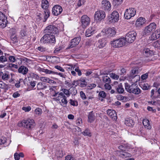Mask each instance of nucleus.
I'll return each instance as SVG.
<instances>
[{
  "label": "nucleus",
  "mask_w": 160,
  "mask_h": 160,
  "mask_svg": "<svg viewBox=\"0 0 160 160\" xmlns=\"http://www.w3.org/2000/svg\"><path fill=\"white\" fill-rule=\"evenodd\" d=\"M7 22V18L5 15L0 12V28H5L6 26Z\"/></svg>",
  "instance_id": "9d476101"
},
{
  "label": "nucleus",
  "mask_w": 160,
  "mask_h": 160,
  "mask_svg": "<svg viewBox=\"0 0 160 160\" xmlns=\"http://www.w3.org/2000/svg\"><path fill=\"white\" fill-rule=\"evenodd\" d=\"M14 157L15 160H19L20 158L18 153H15L14 154Z\"/></svg>",
  "instance_id": "774afa93"
},
{
  "label": "nucleus",
  "mask_w": 160,
  "mask_h": 160,
  "mask_svg": "<svg viewBox=\"0 0 160 160\" xmlns=\"http://www.w3.org/2000/svg\"><path fill=\"white\" fill-rule=\"evenodd\" d=\"M40 79L42 82H48L50 83H55V82L54 80L50 79L49 78L46 77H41Z\"/></svg>",
  "instance_id": "c756f323"
},
{
  "label": "nucleus",
  "mask_w": 160,
  "mask_h": 160,
  "mask_svg": "<svg viewBox=\"0 0 160 160\" xmlns=\"http://www.w3.org/2000/svg\"><path fill=\"white\" fill-rule=\"evenodd\" d=\"M22 109L26 112H28L29 111L31 110V108L30 106L23 107Z\"/></svg>",
  "instance_id": "bf43d9fd"
},
{
  "label": "nucleus",
  "mask_w": 160,
  "mask_h": 160,
  "mask_svg": "<svg viewBox=\"0 0 160 160\" xmlns=\"http://www.w3.org/2000/svg\"><path fill=\"white\" fill-rule=\"evenodd\" d=\"M62 9L61 6L56 5L54 6L52 8V13L55 16H58L62 12Z\"/></svg>",
  "instance_id": "f3484780"
},
{
  "label": "nucleus",
  "mask_w": 160,
  "mask_h": 160,
  "mask_svg": "<svg viewBox=\"0 0 160 160\" xmlns=\"http://www.w3.org/2000/svg\"><path fill=\"white\" fill-rule=\"evenodd\" d=\"M58 32V29L53 25H49L46 27L44 30V33L52 35L56 34Z\"/></svg>",
  "instance_id": "6e6552de"
},
{
  "label": "nucleus",
  "mask_w": 160,
  "mask_h": 160,
  "mask_svg": "<svg viewBox=\"0 0 160 160\" xmlns=\"http://www.w3.org/2000/svg\"><path fill=\"white\" fill-rule=\"evenodd\" d=\"M160 37V31L157 30L156 31L153 32L151 36V39L152 40H154Z\"/></svg>",
  "instance_id": "4be33fe9"
},
{
  "label": "nucleus",
  "mask_w": 160,
  "mask_h": 160,
  "mask_svg": "<svg viewBox=\"0 0 160 160\" xmlns=\"http://www.w3.org/2000/svg\"><path fill=\"white\" fill-rule=\"evenodd\" d=\"M44 20L43 22H45L50 16V12L48 10H46L44 11Z\"/></svg>",
  "instance_id": "c9c22d12"
},
{
  "label": "nucleus",
  "mask_w": 160,
  "mask_h": 160,
  "mask_svg": "<svg viewBox=\"0 0 160 160\" xmlns=\"http://www.w3.org/2000/svg\"><path fill=\"white\" fill-rule=\"evenodd\" d=\"M143 53L147 57H149L153 54V52L149 48H145L143 51Z\"/></svg>",
  "instance_id": "b1692460"
},
{
  "label": "nucleus",
  "mask_w": 160,
  "mask_h": 160,
  "mask_svg": "<svg viewBox=\"0 0 160 160\" xmlns=\"http://www.w3.org/2000/svg\"><path fill=\"white\" fill-rule=\"evenodd\" d=\"M141 88L144 90H147L148 89L149 86L147 83H144L142 85Z\"/></svg>",
  "instance_id": "de8ad7c7"
},
{
  "label": "nucleus",
  "mask_w": 160,
  "mask_h": 160,
  "mask_svg": "<svg viewBox=\"0 0 160 160\" xmlns=\"http://www.w3.org/2000/svg\"><path fill=\"white\" fill-rule=\"evenodd\" d=\"M110 77L114 79H118L119 78L118 75L116 74H115L112 73L110 74Z\"/></svg>",
  "instance_id": "c03bdc74"
},
{
  "label": "nucleus",
  "mask_w": 160,
  "mask_h": 160,
  "mask_svg": "<svg viewBox=\"0 0 160 160\" xmlns=\"http://www.w3.org/2000/svg\"><path fill=\"white\" fill-rule=\"evenodd\" d=\"M123 0H113V2L115 5H118L122 3Z\"/></svg>",
  "instance_id": "a18cd8bd"
},
{
  "label": "nucleus",
  "mask_w": 160,
  "mask_h": 160,
  "mask_svg": "<svg viewBox=\"0 0 160 160\" xmlns=\"http://www.w3.org/2000/svg\"><path fill=\"white\" fill-rule=\"evenodd\" d=\"M148 76V73H147L142 75L141 76V78L142 80H145L147 79Z\"/></svg>",
  "instance_id": "0e129e2a"
},
{
  "label": "nucleus",
  "mask_w": 160,
  "mask_h": 160,
  "mask_svg": "<svg viewBox=\"0 0 160 160\" xmlns=\"http://www.w3.org/2000/svg\"><path fill=\"white\" fill-rule=\"evenodd\" d=\"M88 119L90 122H92L95 119V116L93 111L90 112L88 115Z\"/></svg>",
  "instance_id": "473e14b6"
},
{
  "label": "nucleus",
  "mask_w": 160,
  "mask_h": 160,
  "mask_svg": "<svg viewBox=\"0 0 160 160\" xmlns=\"http://www.w3.org/2000/svg\"><path fill=\"white\" fill-rule=\"evenodd\" d=\"M67 65L70 66L69 67H67V69L68 70V71H69V70H70V71L71 70L72 71V70H74V69L75 68V66H73V65L72 64H68Z\"/></svg>",
  "instance_id": "6e6d98bb"
},
{
  "label": "nucleus",
  "mask_w": 160,
  "mask_h": 160,
  "mask_svg": "<svg viewBox=\"0 0 160 160\" xmlns=\"http://www.w3.org/2000/svg\"><path fill=\"white\" fill-rule=\"evenodd\" d=\"M48 2L47 0H42V7L45 9V10H48L47 9L48 7Z\"/></svg>",
  "instance_id": "72a5a7b5"
},
{
  "label": "nucleus",
  "mask_w": 160,
  "mask_h": 160,
  "mask_svg": "<svg viewBox=\"0 0 160 160\" xmlns=\"http://www.w3.org/2000/svg\"><path fill=\"white\" fill-rule=\"evenodd\" d=\"M6 142V138L4 137L0 138V145L4 144Z\"/></svg>",
  "instance_id": "5fc2aeb1"
},
{
  "label": "nucleus",
  "mask_w": 160,
  "mask_h": 160,
  "mask_svg": "<svg viewBox=\"0 0 160 160\" xmlns=\"http://www.w3.org/2000/svg\"><path fill=\"white\" fill-rule=\"evenodd\" d=\"M124 38L114 40L111 42V46L114 48H118L122 47L125 44Z\"/></svg>",
  "instance_id": "20e7f679"
},
{
  "label": "nucleus",
  "mask_w": 160,
  "mask_h": 160,
  "mask_svg": "<svg viewBox=\"0 0 160 160\" xmlns=\"http://www.w3.org/2000/svg\"><path fill=\"white\" fill-rule=\"evenodd\" d=\"M109 83H106L104 85L105 88L106 89L108 90H110L112 87L109 84Z\"/></svg>",
  "instance_id": "052dcab7"
},
{
  "label": "nucleus",
  "mask_w": 160,
  "mask_h": 160,
  "mask_svg": "<svg viewBox=\"0 0 160 160\" xmlns=\"http://www.w3.org/2000/svg\"><path fill=\"white\" fill-rule=\"evenodd\" d=\"M103 81L104 82L107 83H109L111 81L110 78L107 76H105L102 77Z\"/></svg>",
  "instance_id": "a19ab883"
},
{
  "label": "nucleus",
  "mask_w": 160,
  "mask_h": 160,
  "mask_svg": "<svg viewBox=\"0 0 160 160\" xmlns=\"http://www.w3.org/2000/svg\"><path fill=\"white\" fill-rule=\"evenodd\" d=\"M34 114L37 116H40L42 113V109L39 108H37L34 111Z\"/></svg>",
  "instance_id": "f704fd0d"
},
{
  "label": "nucleus",
  "mask_w": 160,
  "mask_h": 160,
  "mask_svg": "<svg viewBox=\"0 0 160 160\" xmlns=\"http://www.w3.org/2000/svg\"><path fill=\"white\" fill-rule=\"evenodd\" d=\"M156 28L157 25L155 23H151L145 27L144 31V34L147 35H149L155 30Z\"/></svg>",
  "instance_id": "423d86ee"
},
{
  "label": "nucleus",
  "mask_w": 160,
  "mask_h": 160,
  "mask_svg": "<svg viewBox=\"0 0 160 160\" xmlns=\"http://www.w3.org/2000/svg\"><path fill=\"white\" fill-rule=\"evenodd\" d=\"M8 67L10 68H14L16 69L18 68V66L17 65L12 63L9 64Z\"/></svg>",
  "instance_id": "e2e57ef3"
},
{
  "label": "nucleus",
  "mask_w": 160,
  "mask_h": 160,
  "mask_svg": "<svg viewBox=\"0 0 160 160\" xmlns=\"http://www.w3.org/2000/svg\"><path fill=\"white\" fill-rule=\"evenodd\" d=\"M80 95L81 98L82 99H85L86 98V97L85 93L82 91L80 92Z\"/></svg>",
  "instance_id": "13d9d810"
},
{
  "label": "nucleus",
  "mask_w": 160,
  "mask_h": 160,
  "mask_svg": "<svg viewBox=\"0 0 160 160\" xmlns=\"http://www.w3.org/2000/svg\"><path fill=\"white\" fill-rule=\"evenodd\" d=\"M81 38L80 37H76L72 39L71 40L67 49H70L76 47L78 44L81 41Z\"/></svg>",
  "instance_id": "f8f14e48"
},
{
  "label": "nucleus",
  "mask_w": 160,
  "mask_h": 160,
  "mask_svg": "<svg viewBox=\"0 0 160 160\" xmlns=\"http://www.w3.org/2000/svg\"><path fill=\"white\" fill-rule=\"evenodd\" d=\"M95 32V28L90 27L86 31L85 34L87 37H89L94 34Z\"/></svg>",
  "instance_id": "aec40b11"
},
{
  "label": "nucleus",
  "mask_w": 160,
  "mask_h": 160,
  "mask_svg": "<svg viewBox=\"0 0 160 160\" xmlns=\"http://www.w3.org/2000/svg\"><path fill=\"white\" fill-rule=\"evenodd\" d=\"M141 90L138 86H136L135 85L132 90L131 93L136 95H138L141 93Z\"/></svg>",
  "instance_id": "7c9ffc66"
},
{
  "label": "nucleus",
  "mask_w": 160,
  "mask_h": 160,
  "mask_svg": "<svg viewBox=\"0 0 160 160\" xmlns=\"http://www.w3.org/2000/svg\"><path fill=\"white\" fill-rule=\"evenodd\" d=\"M9 61L11 62H14L15 61V58L13 56H10L8 58Z\"/></svg>",
  "instance_id": "8fccbe9b"
},
{
  "label": "nucleus",
  "mask_w": 160,
  "mask_h": 160,
  "mask_svg": "<svg viewBox=\"0 0 160 160\" xmlns=\"http://www.w3.org/2000/svg\"><path fill=\"white\" fill-rule=\"evenodd\" d=\"M142 123L145 128L149 130L151 128V126L150 125L149 120L148 119H144Z\"/></svg>",
  "instance_id": "bb28decb"
},
{
  "label": "nucleus",
  "mask_w": 160,
  "mask_h": 160,
  "mask_svg": "<svg viewBox=\"0 0 160 160\" xmlns=\"http://www.w3.org/2000/svg\"><path fill=\"white\" fill-rule=\"evenodd\" d=\"M35 125V124L34 120L30 118L23 120L18 123L19 127L23 126L29 129H32L34 128Z\"/></svg>",
  "instance_id": "f257e3e1"
},
{
  "label": "nucleus",
  "mask_w": 160,
  "mask_h": 160,
  "mask_svg": "<svg viewBox=\"0 0 160 160\" xmlns=\"http://www.w3.org/2000/svg\"><path fill=\"white\" fill-rule=\"evenodd\" d=\"M81 21L83 28H85L88 25L90 22L89 18L86 15H83L81 18Z\"/></svg>",
  "instance_id": "ddd939ff"
},
{
  "label": "nucleus",
  "mask_w": 160,
  "mask_h": 160,
  "mask_svg": "<svg viewBox=\"0 0 160 160\" xmlns=\"http://www.w3.org/2000/svg\"><path fill=\"white\" fill-rule=\"evenodd\" d=\"M124 123L127 126L131 127L134 125V122L131 119L126 118L125 119Z\"/></svg>",
  "instance_id": "cd10ccee"
},
{
  "label": "nucleus",
  "mask_w": 160,
  "mask_h": 160,
  "mask_svg": "<svg viewBox=\"0 0 160 160\" xmlns=\"http://www.w3.org/2000/svg\"><path fill=\"white\" fill-rule=\"evenodd\" d=\"M55 68L61 72H65V70L62 67L56 65L55 66Z\"/></svg>",
  "instance_id": "49530a36"
},
{
  "label": "nucleus",
  "mask_w": 160,
  "mask_h": 160,
  "mask_svg": "<svg viewBox=\"0 0 160 160\" xmlns=\"http://www.w3.org/2000/svg\"><path fill=\"white\" fill-rule=\"evenodd\" d=\"M107 113L113 120H117V114L115 111L112 109H109L107 110Z\"/></svg>",
  "instance_id": "a211bd4d"
},
{
  "label": "nucleus",
  "mask_w": 160,
  "mask_h": 160,
  "mask_svg": "<svg viewBox=\"0 0 160 160\" xmlns=\"http://www.w3.org/2000/svg\"><path fill=\"white\" fill-rule=\"evenodd\" d=\"M9 78V75L6 73H4L2 77V79L4 81L7 80Z\"/></svg>",
  "instance_id": "37998d69"
},
{
  "label": "nucleus",
  "mask_w": 160,
  "mask_h": 160,
  "mask_svg": "<svg viewBox=\"0 0 160 160\" xmlns=\"http://www.w3.org/2000/svg\"><path fill=\"white\" fill-rule=\"evenodd\" d=\"M102 32L104 33L106 36L111 37L116 34V31L114 28H108L103 30Z\"/></svg>",
  "instance_id": "4468645a"
},
{
  "label": "nucleus",
  "mask_w": 160,
  "mask_h": 160,
  "mask_svg": "<svg viewBox=\"0 0 160 160\" xmlns=\"http://www.w3.org/2000/svg\"><path fill=\"white\" fill-rule=\"evenodd\" d=\"M137 34L136 32L134 31H132L128 33L124 38L125 42L130 43H132L135 40Z\"/></svg>",
  "instance_id": "39448f33"
},
{
  "label": "nucleus",
  "mask_w": 160,
  "mask_h": 160,
  "mask_svg": "<svg viewBox=\"0 0 160 160\" xmlns=\"http://www.w3.org/2000/svg\"><path fill=\"white\" fill-rule=\"evenodd\" d=\"M62 92L60 93H62L64 94V95H66L67 97H68L70 96V93L69 90L67 89L63 88L61 90Z\"/></svg>",
  "instance_id": "58836bf2"
},
{
  "label": "nucleus",
  "mask_w": 160,
  "mask_h": 160,
  "mask_svg": "<svg viewBox=\"0 0 160 160\" xmlns=\"http://www.w3.org/2000/svg\"><path fill=\"white\" fill-rule=\"evenodd\" d=\"M106 96V94L105 92L103 91H101L99 92L98 97L99 98H105Z\"/></svg>",
  "instance_id": "79ce46f5"
},
{
  "label": "nucleus",
  "mask_w": 160,
  "mask_h": 160,
  "mask_svg": "<svg viewBox=\"0 0 160 160\" xmlns=\"http://www.w3.org/2000/svg\"><path fill=\"white\" fill-rule=\"evenodd\" d=\"M20 35L22 38H23L25 37L27 35V33L25 28L22 29L20 32Z\"/></svg>",
  "instance_id": "ea45409f"
},
{
  "label": "nucleus",
  "mask_w": 160,
  "mask_h": 160,
  "mask_svg": "<svg viewBox=\"0 0 160 160\" xmlns=\"http://www.w3.org/2000/svg\"><path fill=\"white\" fill-rule=\"evenodd\" d=\"M101 7L105 10L110 11L111 9V5L109 1L103 0L102 2Z\"/></svg>",
  "instance_id": "2eb2a0df"
},
{
  "label": "nucleus",
  "mask_w": 160,
  "mask_h": 160,
  "mask_svg": "<svg viewBox=\"0 0 160 160\" xmlns=\"http://www.w3.org/2000/svg\"><path fill=\"white\" fill-rule=\"evenodd\" d=\"M119 15L117 11H113L108 17L110 23H113L118 22L119 20Z\"/></svg>",
  "instance_id": "1a4fd4ad"
},
{
  "label": "nucleus",
  "mask_w": 160,
  "mask_h": 160,
  "mask_svg": "<svg viewBox=\"0 0 160 160\" xmlns=\"http://www.w3.org/2000/svg\"><path fill=\"white\" fill-rule=\"evenodd\" d=\"M135 85V84H133L131 85H130L128 83H125V89L128 92L131 93L132 90Z\"/></svg>",
  "instance_id": "a878e982"
},
{
  "label": "nucleus",
  "mask_w": 160,
  "mask_h": 160,
  "mask_svg": "<svg viewBox=\"0 0 160 160\" xmlns=\"http://www.w3.org/2000/svg\"><path fill=\"white\" fill-rule=\"evenodd\" d=\"M53 100L55 101H58L59 104L62 107L67 106L68 102L67 97L62 93H59L58 95L56 98H53Z\"/></svg>",
  "instance_id": "7ed1b4c3"
},
{
  "label": "nucleus",
  "mask_w": 160,
  "mask_h": 160,
  "mask_svg": "<svg viewBox=\"0 0 160 160\" xmlns=\"http://www.w3.org/2000/svg\"><path fill=\"white\" fill-rule=\"evenodd\" d=\"M113 86L118 93H122L124 92V89L121 83H119L117 81L114 82Z\"/></svg>",
  "instance_id": "dca6fc26"
},
{
  "label": "nucleus",
  "mask_w": 160,
  "mask_h": 160,
  "mask_svg": "<svg viewBox=\"0 0 160 160\" xmlns=\"http://www.w3.org/2000/svg\"><path fill=\"white\" fill-rule=\"evenodd\" d=\"M70 104L73 106H77L78 105V103L77 102H75V101L73 100L72 99H70Z\"/></svg>",
  "instance_id": "603ef678"
},
{
  "label": "nucleus",
  "mask_w": 160,
  "mask_h": 160,
  "mask_svg": "<svg viewBox=\"0 0 160 160\" xmlns=\"http://www.w3.org/2000/svg\"><path fill=\"white\" fill-rule=\"evenodd\" d=\"M7 61V58L3 56L0 57V62H3Z\"/></svg>",
  "instance_id": "864d4df0"
},
{
  "label": "nucleus",
  "mask_w": 160,
  "mask_h": 160,
  "mask_svg": "<svg viewBox=\"0 0 160 160\" xmlns=\"http://www.w3.org/2000/svg\"><path fill=\"white\" fill-rule=\"evenodd\" d=\"M74 70L75 71H76V72L78 73V75L79 76H80L82 75V72L81 70L79 69L78 67H77L76 68H75L74 69Z\"/></svg>",
  "instance_id": "09e8293b"
},
{
  "label": "nucleus",
  "mask_w": 160,
  "mask_h": 160,
  "mask_svg": "<svg viewBox=\"0 0 160 160\" xmlns=\"http://www.w3.org/2000/svg\"><path fill=\"white\" fill-rule=\"evenodd\" d=\"M77 84H78L81 87L83 88L86 86L87 83L84 78H81L79 79L76 81Z\"/></svg>",
  "instance_id": "6ab92c4d"
},
{
  "label": "nucleus",
  "mask_w": 160,
  "mask_h": 160,
  "mask_svg": "<svg viewBox=\"0 0 160 160\" xmlns=\"http://www.w3.org/2000/svg\"><path fill=\"white\" fill-rule=\"evenodd\" d=\"M106 15L104 12L102 10L96 11L94 15V18L96 20L101 21L105 17Z\"/></svg>",
  "instance_id": "9b49d317"
},
{
  "label": "nucleus",
  "mask_w": 160,
  "mask_h": 160,
  "mask_svg": "<svg viewBox=\"0 0 160 160\" xmlns=\"http://www.w3.org/2000/svg\"><path fill=\"white\" fill-rule=\"evenodd\" d=\"M11 39L13 43L17 42L18 41V40L17 39V37L15 36H12L11 38Z\"/></svg>",
  "instance_id": "3c124183"
},
{
  "label": "nucleus",
  "mask_w": 160,
  "mask_h": 160,
  "mask_svg": "<svg viewBox=\"0 0 160 160\" xmlns=\"http://www.w3.org/2000/svg\"><path fill=\"white\" fill-rule=\"evenodd\" d=\"M136 10L133 8H130L126 10L124 17L125 19H129L133 17L136 14Z\"/></svg>",
  "instance_id": "0eeeda50"
},
{
  "label": "nucleus",
  "mask_w": 160,
  "mask_h": 160,
  "mask_svg": "<svg viewBox=\"0 0 160 160\" xmlns=\"http://www.w3.org/2000/svg\"><path fill=\"white\" fill-rule=\"evenodd\" d=\"M106 43L107 42L105 38L99 40L98 43V48H102L105 46Z\"/></svg>",
  "instance_id": "393cba45"
},
{
  "label": "nucleus",
  "mask_w": 160,
  "mask_h": 160,
  "mask_svg": "<svg viewBox=\"0 0 160 160\" xmlns=\"http://www.w3.org/2000/svg\"><path fill=\"white\" fill-rule=\"evenodd\" d=\"M65 160H75V159L71 156H67L66 157Z\"/></svg>",
  "instance_id": "69168bd1"
},
{
  "label": "nucleus",
  "mask_w": 160,
  "mask_h": 160,
  "mask_svg": "<svg viewBox=\"0 0 160 160\" xmlns=\"http://www.w3.org/2000/svg\"><path fill=\"white\" fill-rule=\"evenodd\" d=\"M40 42L42 44L48 43H55L56 42L55 36L54 35L46 34L40 39Z\"/></svg>",
  "instance_id": "f03ea898"
},
{
  "label": "nucleus",
  "mask_w": 160,
  "mask_h": 160,
  "mask_svg": "<svg viewBox=\"0 0 160 160\" xmlns=\"http://www.w3.org/2000/svg\"><path fill=\"white\" fill-rule=\"evenodd\" d=\"M71 81V79L70 78H69L68 81H65V84L68 86V87H72V84L69 82Z\"/></svg>",
  "instance_id": "4d7b16f0"
},
{
  "label": "nucleus",
  "mask_w": 160,
  "mask_h": 160,
  "mask_svg": "<svg viewBox=\"0 0 160 160\" xmlns=\"http://www.w3.org/2000/svg\"><path fill=\"white\" fill-rule=\"evenodd\" d=\"M6 88L5 84L2 82H0V88L4 89Z\"/></svg>",
  "instance_id": "338daca9"
},
{
  "label": "nucleus",
  "mask_w": 160,
  "mask_h": 160,
  "mask_svg": "<svg viewBox=\"0 0 160 160\" xmlns=\"http://www.w3.org/2000/svg\"><path fill=\"white\" fill-rule=\"evenodd\" d=\"M40 70L41 71L44 72L46 73V74H54L55 72L54 71L50 70L47 69H44L43 68H40Z\"/></svg>",
  "instance_id": "e433bc0d"
},
{
  "label": "nucleus",
  "mask_w": 160,
  "mask_h": 160,
  "mask_svg": "<svg viewBox=\"0 0 160 160\" xmlns=\"http://www.w3.org/2000/svg\"><path fill=\"white\" fill-rule=\"evenodd\" d=\"M145 19L142 17L138 18L136 22V25L137 27L142 26L145 22Z\"/></svg>",
  "instance_id": "c85d7f7f"
},
{
  "label": "nucleus",
  "mask_w": 160,
  "mask_h": 160,
  "mask_svg": "<svg viewBox=\"0 0 160 160\" xmlns=\"http://www.w3.org/2000/svg\"><path fill=\"white\" fill-rule=\"evenodd\" d=\"M138 73V68L137 67H135L132 68L131 70V78H133L135 77H137L140 78V76L137 75Z\"/></svg>",
  "instance_id": "412c9836"
},
{
  "label": "nucleus",
  "mask_w": 160,
  "mask_h": 160,
  "mask_svg": "<svg viewBox=\"0 0 160 160\" xmlns=\"http://www.w3.org/2000/svg\"><path fill=\"white\" fill-rule=\"evenodd\" d=\"M85 2V0H79L78 3V6L79 7L81 6Z\"/></svg>",
  "instance_id": "680f3d73"
},
{
  "label": "nucleus",
  "mask_w": 160,
  "mask_h": 160,
  "mask_svg": "<svg viewBox=\"0 0 160 160\" xmlns=\"http://www.w3.org/2000/svg\"><path fill=\"white\" fill-rule=\"evenodd\" d=\"M38 90H43L47 88V86L41 82H38L37 85Z\"/></svg>",
  "instance_id": "2f4dec72"
},
{
  "label": "nucleus",
  "mask_w": 160,
  "mask_h": 160,
  "mask_svg": "<svg viewBox=\"0 0 160 160\" xmlns=\"http://www.w3.org/2000/svg\"><path fill=\"white\" fill-rule=\"evenodd\" d=\"M82 133L85 136L91 137L92 136L90 131L88 129H85L84 131L82 132Z\"/></svg>",
  "instance_id": "4c0bfd02"
},
{
  "label": "nucleus",
  "mask_w": 160,
  "mask_h": 160,
  "mask_svg": "<svg viewBox=\"0 0 160 160\" xmlns=\"http://www.w3.org/2000/svg\"><path fill=\"white\" fill-rule=\"evenodd\" d=\"M28 70L27 68L24 66H21L18 69V72L20 73L23 75L26 74L28 72Z\"/></svg>",
  "instance_id": "5701e85b"
}]
</instances>
